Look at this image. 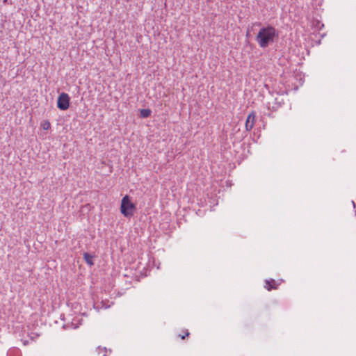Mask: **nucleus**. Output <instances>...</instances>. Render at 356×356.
<instances>
[{
	"label": "nucleus",
	"instance_id": "obj_1",
	"mask_svg": "<svg viewBox=\"0 0 356 356\" xmlns=\"http://www.w3.org/2000/svg\"><path fill=\"white\" fill-rule=\"evenodd\" d=\"M278 38V32L271 26L261 28L256 37V40L261 48L267 47L270 43H273L275 38Z\"/></svg>",
	"mask_w": 356,
	"mask_h": 356
},
{
	"label": "nucleus",
	"instance_id": "obj_2",
	"mask_svg": "<svg viewBox=\"0 0 356 356\" xmlns=\"http://www.w3.org/2000/svg\"><path fill=\"white\" fill-rule=\"evenodd\" d=\"M136 206L131 201L130 197L125 195L121 201L120 212L126 218H131L134 216Z\"/></svg>",
	"mask_w": 356,
	"mask_h": 356
},
{
	"label": "nucleus",
	"instance_id": "obj_3",
	"mask_svg": "<svg viewBox=\"0 0 356 356\" xmlns=\"http://www.w3.org/2000/svg\"><path fill=\"white\" fill-rule=\"evenodd\" d=\"M57 106L62 111L67 110L70 106V97L67 93H61L57 100Z\"/></svg>",
	"mask_w": 356,
	"mask_h": 356
},
{
	"label": "nucleus",
	"instance_id": "obj_4",
	"mask_svg": "<svg viewBox=\"0 0 356 356\" xmlns=\"http://www.w3.org/2000/svg\"><path fill=\"white\" fill-rule=\"evenodd\" d=\"M256 115L254 112L250 113L245 122V129L247 131H250L252 129L254 124Z\"/></svg>",
	"mask_w": 356,
	"mask_h": 356
},
{
	"label": "nucleus",
	"instance_id": "obj_5",
	"mask_svg": "<svg viewBox=\"0 0 356 356\" xmlns=\"http://www.w3.org/2000/svg\"><path fill=\"white\" fill-rule=\"evenodd\" d=\"M277 284L276 281L274 280H266V286L265 287L268 290H271L272 289H276L277 288Z\"/></svg>",
	"mask_w": 356,
	"mask_h": 356
},
{
	"label": "nucleus",
	"instance_id": "obj_6",
	"mask_svg": "<svg viewBox=\"0 0 356 356\" xmlns=\"http://www.w3.org/2000/svg\"><path fill=\"white\" fill-rule=\"evenodd\" d=\"M83 257H84L86 262L88 264H89L90 266H92L93 264V261H92L93 257L90 254H89L88 253H84Z\"/></svg>",
	"mask_w": 356,
	"mask_h": 356
},
{
	"label": "nucleus",
	"instance_id": "obj_7",
	"mask_svg": "<svg viewBox=\"0 0 356 356\" xmlns=\"http://www.w3.org/2000/svg\"><path fill=\"white\" fill-rule=\"evenodd\" d=\"M151 111L149 109H141L140 115L143 118H147L150 115Z\"/></svg>",
	"mask_w": 356,
	"mask_h": 356
},
{
	"label": "nucleus",
	"instance_id": "obj_8",
	"mask_svg": "<svg viewBox=\"0 0 356 356\" xmlns=\"http://www.w3.org/2000/svg\"><path fill=\"white\" fill-rule=\"evenodd\" d=\"M41 127L44 130H48L50 128L51 124L49 121H44L42 123Z\"/></svg>",
	"mask_w": 356,
	"mask_h": 356
},
{
	"label": "nucleus",
	"instance_id": "obj_9",
	"mask_svg": "<svg viewBox=\"0 0 356 356\" xmlns=\"http://www.w3.org/2000/svg\"><path fill=\"white\" fill-rule=\"evenodd\" d=\"M352 203H353V207H355V202H354V201H353V202H352Z\"/></svg>",
	"mask_w": 356,
	"mask_h": 356
},
{
	"label": "nucleus",
	"instance_id": "obj_10",
	"mask_svg": "<svg viewBox=\"0 0 356 356\" xmlns=\"http://www.w3.org/2000/svg\"><path fill=\"white\" fill-rule=\"evenodd\" d=\"M103 356H106V355H104Z\"/></svg>",
	"mask_w": 356,
	"mask_h": 356
}]
</instances>
